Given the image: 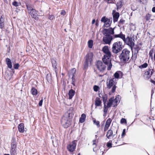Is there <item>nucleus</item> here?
<instances>
[{
  "instance_id": "f257e3e1",
  "label": "nucleus",
  "mask_w": 155,
  "mask_h": 155,
  "mask_svg": "<svg viewBox=\"0 0 155 155\" xmlns=\"http://www.w3.org/2000/svg\"><path fill=\"white\" fill-rule=\"evenodd\" d=\"M74 114V109L71 107L64 114L62 118L61 123L65 128H67L71 125V119Z\"/></svg>"
},
{
  "instance_id": "f03ea898",
  "label": "nucleus",
  "mask_w": 155,
  "mask_h": 155,
  "mask_svg": "<svg viewBox=\"0 0 155 155\" xmlns=\"http://www.w3.org/2000/svg\"><path fill=\"white\" fill-rule=\"evenodd\" d=\"M102 51L105 54L102 60L107 64H110L111 62L110 57L111 55V52L109 51V47L107 46H104L102 48Z\"/></svg>"
},
{
  "instance_id": "7ed1b4c3",
  "label": "nucleus",
  "mask_w": 155,
  "mask_h": 155,
  "mask_svg": "<svg viewBox=\"0 0 155 155\" xmlns=\"http://www.w3.org/2000/svg\"><path fill=\"white\" fill-rule=\"evenodd\" d=\"M130 51L127 48L123 49L119 56L121 62L125 63L128 61L130 58Z\"/></svg>"
},
{
  "instance_id": "20e7f679",
  "label": "nucleus",
  "mask_w": 155,
  "mask_h": 155,
  "mask_svg": "<svg viewBox=\"0 0 155 155\" xmlns=\"http://www.w3.org/2000/svg\"><path fill=\"white\" fill-rule=\"evenodd\" d=\"M96 65L99 71L101 72H103L105 70L107 66L108 70H110L112 66V64L111 62L110 64H107L104 62H103L101 61H97L96 62Z\"/></svg>"
},
{
  "instance_id": "39448f33",
  "label": "nucleus",
  "mask_w": 155,
  "mask_h": 155,
  "mask_svg": "<svg viewBox=\"0 0 155 155\" xmlns=\"http://www.w3.org/2000/svg\"><path fill=\"white\" fill-rule=\"evenodd\" d=\"M117 84V80L115 78L107 79V87L108 89L111 88V92L112 93H114L117 87L116 86Z\"/></svg>"
},
{
  "instance_id": "423d86ee",
  "label": "nucleus",
  "mask_w": 155,
  "mask_h": 155,
  "mask_svg": "<svg viewBox=\"0 0 155 155\" xmlns=\"http://www.w3.org/2000/svg\"><path fill=\"white\" fill-rule=\"evenodd\" d=\"M123 48V44L120 41L114 43L112 48V51L114 54H117L121 51Z\"/></svg>"
},
{
  "instance_id": "0eeeda50",
  "label": "nucleus",
  "mask_w": 155,
  "mask_h": 155,
  "mask_svg": "<svg viewBox=\"0 0 155 155\" xmlns=\"http://www.w3.org/2000/svg\"><path fill=\"white\" fill-rule=\"evenodd\" d=\"M26 6L28 11V13L31 15L32 18H33L36 20H38V14L36 11L32 8L29 5L26 4Z\"/></svg>"
},
{
  "instance_id": "6e6552de",
  "label": "nucleus",
  "mask_w": 155,
  "mask_h": 155,
  "mask_svg": "<svg viewBox=\"0 0 155 155\" xmlns=\"http://www.w3.org/2000/svg\"><path fill=\"white\" fill-rule=\"evenodd\" d=\"M93 57V54L90 52L88 53L85 57V61L84 64V68L87 69L89 64L91 63Z\"/></svg>"
},
{
  "instance_id": "1a4fd4ad",
  "label": "nucleus",
  "mask_w": 155,
  "mask_h": 155,
  "mask_svg": "<svg viewBox=\"0 0 155 155\" xmlns=\"http://www.w3.org/2000/svg\"><path fill=\"white\" fill-rule=\"evenodd\" d=\"M119 95H118L117 96L116 98L114 99V97L110 98L109 101V102L107 104V108H109L113 106V107H115L117 106L118 100H119Z\"/></svg>"
},
{
  "instance_id": "9d476101",
  "label": "nucleus",
  "mask_w": 155,
  "mask_h": 155,
  "mask_svg": "<svg viewBox=\"0 0 155 155\" xmlns=\"http://www.w3.org/2000/svg\"><path fill=\"white\" fill-rule=\"evenodd\" d=\"M112 18H108L105 16L103 17L101 19V21L104 22V24L103 27H108L110 26L112 23Z\"/></svg>"
},
{
  "instance_id": "9b49d317",
  "label": "nucleus",
  "mask_w": 155,
  "mask_h": 155,
  "mask_svg": "<svg viewBox=\"0 0 155 155\" xmlns=\"http://www.w3.org/2000/svg\"><path fill=\"white\" fill-rule=\"evenodd\" d=\"M114 29L111 28H104L102 31V33L104 36L111 35L114 34Z\"/></svg>"
},
{
  "instance_id": "f8f14e48",
  "label": "nucleus",
  "mask_w": 155,
  "mask_h": 155,
  "mask_svg": "<svg viewBox=\"0 0 155 155\" xmlns=\"http://www.w3.org/2000/svg\"><path fill=\"white\" fill-rule=\"evenodd\" d=\"M77 141L74 140L67 146L68 150L70 152H73L75 149Z\"/></svg>"
},
{
  "instance_id": "ddd939ff",
  "label": "nucleus",
  "mask_w": 155,
  "mask_h": 155,
  "mask_svg": "<svg viewBox=\"0 0 155 155\" xmlns=\"http://www.w3.org/2000/svg\"><path fill=\"white\" fill-rule=\"evenodd\" d=\"M125 41L124 42L126 43L127 45H129L132 49V48L134 46V39L132 38L127 37L125 39Z\"/></svg>"
},
{
  "instance_id": "4468645a",
  "label": "nucleus",
  "mask_w": 155,
  "mask_h": 155,
  "mask_svg": "<svg viewBox=\"0 0 155 155\" xmlns=\"http://www.w3.org/2000/svg\"><path fill=\"white\" fill-rule=\"evenodd\" d=\"M112 39L113 37L111 35L104 36L103 41L105 44H110Z\"/></svg>"
},
{
  "instance_id": "2eb2a0df",
  "label": "nucleus",
  "mask_w": 155,
  "mask_h": 155,
  "mask_svg": "<svg viewBox=\"0 0 155 155\" xmlns=\"http://www.w3.org/2000/svg\"><path fill=\"white\" fill-rule=\"evenodd\" d=\"M112 14L113 16V21L114 23L117 21L120 16L119 13L116 12L115 10H113Z\"/></svg>"
},
{
  "instance_id": "dca6fc26",
  "label": "nucleus",
  "mask_w": 155,
  "mask_h": 155,
  "mask_svg": "<svg viewBox=\"0 0 155 155\" xmlns=\"http://www.w3.org/2000/svg\"><path fill=\"white\" fill-rule=\"evenodd\" d=\"M113 130L110 129L107 132L106 136L108 139H110L112 136H113V137H114V136L115 134L113 135Z\"/></svg>"
},
{
  "instance_id": "f3484780",
  "label": "nucleus",
  "mask_w": 155,
  "mask_h": 155,
  "mask_svg": "<svg viewBox=\"0 0 155 155\" xmlns=\"http://www.w3.org/2000/svg\"><path fill=\"white\" fill-rule=\"evenodd\" d=\"M18 131L21 133H23L24 131V127L23 123L20 124L18 126Z\"/></svg>"
},
{
  "instance_id": "a211bd4d",
  "label": "nucleus",
  "mask_w": 155,
  "mask_h": 155,
  "mask_svg": "<svg viewBox=\"0 0 155 155\" xmlns=\"http://www.w3.org/2000/svg\"><path fill=\"white\" fill-rule=\"evenodd\" d=\"M153 70L152 69L150 70L149 69L147 71L145 72L144 74L146 75L147 78H149L153 74Z\"/></svg>"
},
{
  "instance_id": "6ab92c4d",
  "label": "nucleus",
  "mask_w": 155,
  "mask_h": 155,
  "mask_svg": "<svg viewBox=\"0 0 155 155\" xmlns=\"http://www.w3.org/2000/svg\"><path fill=\"white\" fill-rule=\"evenodd\" d=\"M102 95L100 94H99V96L100 97H101ZM102 97L103 99V102L104 104H105L107 99V94H105L102 96Z\"/></svg>"
},
{
  "instance_id": "aec40b11",
  "label": "nucleus",
  "mask_w": 155,
  "mask_h": 155,
  "mask_svg": "<svg viewBox=\"0 0 155 155\" xmlns=\"http://www.w3.org/2000/svg\"><path fill=\"white\" fill-rule=\"evenodd\" d=\"M75 94V91L73 89H71L69 92L68 95L69 96V99H71L72 98L73 96Z\"/></svg>"
},
{
  "instance_id": "412c9836",
  "label": "nucleus",
  "mask_w": 155,
  "mask_h": 155,
  "mask_svg": "<svg viewBox=\"0 0 155 155\" xmlns=\"http://www.w3.org/2000/svg\"><path fill=\"white\" fill-rule=\"evenodd\" d=\"M76 73V70L75 68H73L70 71L69 73V77H74V75Z\"/></svg>"
},
{
  "instance_id": "4be33fe9",
  "label": "nucleus",
  "mask_w": 155,
  "mask_h": 155,
  "mask_svg": "<svg viewBox=\"0 0 155 155\" xmlns=\"http://www.w3.org/2000/svg\"><path fill=\"white\" fill-rule=\"evenodd\" d=\"M6 64L8 65V67L9 68H11L12 67V63L10 59L9 58H7L6 59Z\"/></svg>"
},
{
  "instance_id": "5701e85b",
  "label": "nucleus",
  "mask_w": 155,
  "mask_h": 155,
  "mask_svg": "<svg viewBox=\"0 0 155 155\" xmlns=\"http://www.w3.org/2000/svg\"><path fill=\"white\" fill-rule=\"evenodd\" d=\"M101 104V101L99 98H97L95 100V105L96 106H99Z\"/></svg>"
},
{
  "instance_id": "b1692460",
  "label": "nucleus",
  "mask_w": 155,
  "mask_h": 155,
  "mask_svg": "<svg viewBox=\"0 0 155 155\" xmlns=\"http://www.w3.org/2000/svg\"><path fill=\"white\" fill-rule=\"evenodd\" d=\"M86 115L83 114L81 115V117L80 118L79 121L81 123H83L85 120Z\"/></svg>"
},
{
  "instance_id": "393cba45",
  "label": "nucleus",
  "mask_w": 155,
  "mask_h": 155,
  "mask_svg": "<svg viewBox=\"0 0 155 155\" xmlns=\"http://www.w3.org/2000/svg\"><path fill=\"white\" fill-rule=\"evenodd\" d=\"M31 92L32 94L34 95H36L38 94L37 89L34 87L32 88Z\"/></svg>"
},
{
  "instance_id": "a878e982",
  "label": "nucleus",
  "mask_w": 155,
  "mask_h": 155,
  "mask_svg": "<svg viewBox=\"0 0 155 155\" xmlns=\"http://www.w3.org/2000/svg\"><path fill=\"white\" fill-rule=\"evenodd\" d=\"M94 124L96 125L97 127H100V122L98 121H97L95 119L93 120Z\"/></svg>"
},
{
  "instance_id": "bb28decb",
  "label": "nucleus",
  "mask_w": 155,
  "mask_h": 155,
  "mask_svg": "<svg viewBox=\"0 0 155 155\" xmlns=\"http://www.w3.org/2000/svg\"><path fill=\"white\" fill-rule=\"evenodd\" d=\"M51 62L53 67L54 68H56L57 63L56 61L54 59H52L51 60Z\"/></svg>"
},
{
  "instance_id": "cd10ccee",
  "label": "nucleus",
  "mask_w": 155,
  "mask_h": 155,
  "mask_svg": "<svg viewBox=\"0 0 155 155\" xmlns=\"http://www.w3.org/2000/svg\"><path fill=\"white\" fill-rule=\"evenodd\" d=\"M122 6V2L121 1H120L117 3V9L121 8Z\"/></svg>"
},
{
  "instance_id": "c85d7f7f",
  "label": "nucleus",
  "mask_w": 155,
  "mask_h": 155,
  "mask_svg": "<svg viewBox=\"0 0 155 155\" xmlns=\"http://www.w3.org/2000/svg\"><path fill=\"white\" fill-rule=\"evenodd\" d=\"M88 47L90 48H91L93 46V41L92 40H90L88 42Z\"/></svg>"
},
{
  "instance_id": "c756f323",
  "label": "nucleus",
  "mask_w": 155,
  "mask_h": 155,
  "mask_svg": "<svg viewBox=\"0 0 155 155\" xmlns=\"http://www.w3.org/2000/svg\"><path fill=\"white\" fill-rule=\"evenodd\" d=\"M112 121V120L110 118H108L107 120L105 125L109 126H110L111 122Z\"/></svg>"
},
{
  "instance_id": "7c9ffc66",
  "label": "nucleus",
  "mask_w": 155,
  "mask_h": 155,
  "mask_svg": "<svg viewBox=\"0 0 155 155\" xmlns=\"http://www.w3.org/2000/svg\"><path fill=\"white\" fill-rule=\"evenodd\" d=\"M120 38L122 39L124 42L125 41V35L123 34L122 32H120Z\"/></svg>"
},
{
  "instance_id": "2f4dec72",
  "label": "nucleus",
  "mask_w": 155,
  "mask_h": 155,
  "mask_svg": "<svg viewBox=\"0 0 155 155\" xmlns=\"http://www.w3.org/2000/svg\"><path fill=\"white\" fill-rule=\"evenodd\" d=\"M148 66V64L147 63H145L139 66V67L140 68H146Z\"/></svg>"
},
{
  "instance_id": "473e14b6",
  "label": "nucleus",
  "mask_w": 155,
  "mask_h": 155,
  "mask_svg": "<svg viewBox=\"0 0 155 155\" xmlns=\"http://www.w3.org/2000/svg\"><path fill=\"white\" fill-rule=\"evenodd\" d=\"M151 17V15L148 13L146 15L145 17V18L147 21H148L150 19Z\"/></svg>"
},
{
  "instance_id": "72a5a7b5",
  "label": "nucleus",
  "mask_w": 155,
  "mask_h": 155,
  "mask_svg": "<svg viewBox=\"0 0 155 155\" xmlns=\"http://www.w3.org/2000/svg\"><path fill=\"white\" fill-rule=\"evenodd\" d=\"M16 147V145L15 144H12L11 145V150L12 152H14Z\"/></svg>"
},
{
  "instance_id": "f704fd0d",
  "label": "nucleus",
  "mask_w": 155,
  "mask_h": 155,
  "mask_svg": "<svg viewBox=\"0 0 155 155\" xmlns=\"http://www.w3.org/2000/svg\"><path fill=\"white\" fill-rule=\"evenodd\" d=\"M114 78H115L117 80V79H118L119 77V74L118 72H116L114 74Z\"/></svg>"
},
{
  "instance_id": "c9c22d12",
  "label": "nucleus",
  "mask_w": 155,
  "mask_h": 155,
  "mask_svg": "<svg viewBox=\"0 0 155 155\" xmlns=\"http://www.w3.org/2000/svg\"><path fill=\"white\" fill-rule=\"evenodd\" d=\"M99 89V86L97 85H94L93 87L94 90L95 92H97Z\"/></svg>"
},
{
  "instance_id": "e433bc0d",
  "label": "nucleus",
  "mask_w": 155,
  "mask_h": 155,
  "mask_svg": "<svg viewBox=\"0 0 155 155\" xmlns=\"http://www.w3.org/2000/svg\"><path fill=\"white\" fill-rule=\"evenodd\" d=\"M125 21V20H124L123 19H121L120 20L119 22V24L121 25L124 23Z\"/></svg>"
},
{
  "instance_id": "4c0bfd02",
  "label": "nucleus",
  "mask_w": 155,
  "mask_h": 155,
  "mask_svg": "<svg viewBox=\"0 0 155 155\" xmlns=\"http://www.w3.org/2000/svg\"><path fill=\"white\" fill-rule=\"evenodd\" d=\"M107 108L105 104H104V114H106L107 112Z\"/></svg>"
},
{
  "instance_id": "58836bf2",
  "label": "nucleus",
  "mask_w": 155,
  "mask_h": 155,
  "mask_svg": "<svg viewBox=\"0 0 155 155\" xmlns=\"http://www.w3.org/2000/svg\"><path fill=\"white\" fill-rule=\"evenodd\" d=\"M12 4L13 5L17 7L19 6V3L18 2L15 1L12 3Z\"/></svg>"
},
{
  "instance_id": "ea45409f",
  "label": "nucleus",
  "mask_w": 155,
  "mask_h": 155,
  "mask_svg": "<svg viewBox=\"0 0 155 155\" xmlns=\"http://www.w3.org/2000/svg\"><path fill=\"white\" fill-rule=\"evenodd\" d=\"M72 82L71 84H73L74 86H75V79L74 77H72Z\"/></svg>"
},
{
  "instance_id": "a19ab883",
  "label": "nucleus",
  "mask_w": 155,
  "mask_h": 155,
  "mask_svg": "<svg viewBox=\"0 0 155 155\" xmlns=\"http://www.w3.org/2000/svg\"><path fill=\"white\" fill-rule=\"evenodd\" d=\"M120 122L121 124L126 123V120L125 119L122 118L121 119Z\"/></svg>"
},
{
  "instance_id": "79ce46f5",
  "label": "nucleus",
  "mask_w": 155,
  "mask_h": 155,
  "mask_svg": "<svg viewBox=\"0 0 155 155\" xmlns=\"http://www.w3.org/2000/svg\"><path fill=\"white\" fill-rule=\"evenodd\" d=\"M134 49L137 50V53L138 52V51L140 50V48L138 46L136 45L135 47H134Z\"/></svg>"
},
{
  "instance_id": "37998d69",
  "label": "nucleus",
  "mask_w": 155,
  "mask_h": 155,
  "mask_svg": "<svg viewBox=\"0 0 155 155\" xmlns=\"http://www.w3.org/2000/svg\"><path fill=\"white\" fill-rule=\"evenodd\" d=\"M48 18L50 20H53L54 18V15H49Z\"/></svg>"
},
{
  "instance_id": "c03bdc74",
  "label": "nucleus",
  "mask_w": 155,
  "mask_h": 155,
  "mask_svg": "<svg viewBox=\"0 0 155 155\" xmlns=\"http://www.w3.org/2000/svg\"><path fill=\"white\" fill-rule=\"evenodd\" d=\"M14 67L15 69H18L19 67V65L18 63L14 65Z\"/></svg>"
},
{
  "instance_id": "a18cd8bd",
  "label": "nucleus",
  "mask_w": 155,
  "mask_h": 155,
  "mask_svg": "<svg viewBox=\"0 0 155 155\" xmlns=\"http://www.w3.org/2000/svg\"><path fill=\"white\" fill-rule=\"evenodd\" d=\"M110 141L107 143V146L108 147L110 148L112 147V143L110 142Z\"/></svg>"
},
{
  "instance_id": "49530a36",
  "label": "nucleus",
  "mask_w": 155,
  "mask_h": 155,
  "mask_svg": "<svg viewBox=\"0 0 155 155\" xmlns=\"http://www.w3.org/2000/svg\"><path fill=\"white\" fill-rule=\"evenodd\" d=\"M125 133H126V129H124L123 130V132L122 133V134L121 135V136H122V137H123L124 136H125Z\"/></svg>"
},
{
  "instance_id": "de8ad7c7",
  "label": "nucleus",
  "mask_w": 155,
  "mask_h": 155,
  "mask_svg": "<svg viewBox=\"0 0 155 155\" xmlns=\"http://www.w3.org/2000/svg\"><path fill=\"white\" fill-rule=\"evenodd\" d=\"M109 127V126L105 125L104 129V131L105 132L106 131H107Z\"/></svg>"
},
{
  "instance_id": "09e8293b",
  "label": "nucleus",
  "mask_w": 155,
  "mask_h": 155,
  "mask_svg": "<svg viewBox=\"0 0 155 155\" xmlns=\"http://www.w3.org/2000/svg\"><path fill=\"white\" fill-rule=\"evenodd\" d=\"M43 99H41L40 101H39L38 104L39 106H42V103L43 102Z\"/></svg>"
},
{
  "instance_id": "8fccbe9b",
  "label": "nucleus",
  "mask_w": 155,
  "mask_h": 155,
  "mask_svg": "<svg viewBox=\"0 0 155 155\" xmlns=\"http://www.w3.org/2000/svg\"><path fill=\"white\" fill-rule=\"evenodd\" d=\"M66 14V12L64 10H62L61 12V14L62 15H64Z\"/></svg>"
},
{
  "instance_id": "3c124183",
  "label": "nucleus",
  "mask_w": 155,
  "mask_h": 155,
  "mask_svg": "<svg viewBox=\"0 0 155 155\" xmlns=\"http://www.w3.org/2000/svg\"><path fill=\"white\" fill-rule=\"evenodd\" d=\"M93 145H95V146L97 145V141L96 140H93Z\"/></svg>"
},
{
  "instance_id": "603ef678",
  "label": "nucleus",
  "mask_w": 155,
  "mask_h": 155,
  "mask_svg": "<svg viewBox=\"0 0 155 155\" xmlns=\"http://www.w3.org/2000/svg\"><path fill=\"white\" fill-rule=\"evenodd\" d=\"M120 34H118V35H114V37L115 38H120Z\"/></svg>"
},
{
  "instance_id": "864d4df0",
  "label": "nucleus",
  "mask_w": 155,
  "mask_h": 155,
  "mask_svg": "<svg viewBox=\"0 0 155 155\" xmlns=\"http://www.w3.org/2000/svg\"><path fill=\"white\" fill-rule=\"evenodd\" d=\"M4 26V23H0V28L2 29Z\"/></svg>"
},
{
  "instance_id": "5fc2aeb1",
  "label": "nucleus",
  "mask_w": 155,
  "mask_h": 155,
  "mask_svg": "<svg viewBox=\"0 0 155 155\" xmlns=\"http://www.w3.org/2000/svg\"><path fill=\"white\" fill-rule=\"evenodd\" d=\"M152 11L153 12H155V7H153L152 9Z\"/></svg>"
},
{
  "instance_id": "6e6d98bb",
  "label": "nucleus",
  "mask_w": 155,
  "mask_h": 155,
  "mask_svg": "<svg viewBox=\"0 0 155 155\" xmlns=\"http://www.w3.org/2000/svg\"><path fill=\"white\" fill-rule=\"evenodd\" d=\"M95 19H94L92 21V24H94L95 23Z\"/></svg>"
},
{
  "instance_id": "4d7b16f0",
  "label": "nucleus",
  "mask_w": 155,
  "mask_h": 155,
  "mask_svg": "<svg viewBox=\"0 0 155 155\" xmlns=\"http://www.w3.org/2000/svg\"><path fill=\"white\" fill-rule=\"evenodd\" d=\"M4 21L3 20H0V23H4Z\"/></svg>"
},
{
  "instance_id": "13d9d810",
  "label": "nucleus",
  "mask_w": 155,
  "mask_h": 155,
  "mask_svg": "<svg viewBox=\"0 0 155 155\" xmlns=\"http://www.w3.org/2000/svg\"><path fill=\"white\" fill-rule=\"evenodd\" d=\"M4 20V19L3 17H2V16H1V18H0V20Z\"/></svg>"
},
{
  "instance_id": "bf43d9fd",
  "label": "nucleus",
  "mask_w": 155,
  "mask_h": 155,
  "mask_svg": "<svg viewBox=\"0 0 155 155\" xmlns=\"http://www.w3.org/2000/svg\"><path fill=\"white\" fill-rule=\"evenodd\" d=\"M113 143H115V144H114V145H115V146H116V144H117V142H114H114H113Z\"/></svg>"
},
{
  "instance_id": "052dcab7",
  "label": "nucleus",
  "mask_w": 155,
  "mask_h": 155,
  "mask_svg": "<svg viewBox=\"0 0 155 155\" xmlns=\"http://www.w3.org/2000/svg\"><path fill=\"white\" fill-rule=\"evenodd\" d=\"M151 82L152 83H153V84H155V81H151Z\"/></svg>"
},
{
  "instance_id": "680f3d73",
  "label": "nucleus",
  "mask_w": 155,
  "mask_h": 155,
  "mask_svg": "<svg viewBox=\"0 0 155 155\" xmlns=\"http://www.w3.org/2000/svg\"><path fill=\"white\" fill-rule=\"evenodd\" d=\"M96 25H97V26L98 25V23H97V22H96Z\"/></svg>"
},
{
  "instance_id": "e2e57ef3",
  "label": "nucleus",
  "mask_w": 155,
  "mask_h": 155,
  "mask_svg": "<svg viewBox=\"0 0 155 155\" xmlns=\"http://www.w3.org/2000/svg\"><path fill=\"white\" fill-rule=\"evenodd\" d=\"M95 138H97V135H95Z\"/></svg>"
},
{
  "instance_id": "0e129e2a",
  "label": "nucleus",
  "mask_w": 155,
  "mask_h": 155,
  "mask_svg": "<svg viewBox=\"0 0 155 155\" xmlns=\"http://www.w3.org/2000/svg\"><path fill=\"white\" fill-rule=\"evenodd\" d=\"M4 155H10L8 154H4Z\"/></svg>"
},
{
  "instance_id": "69168bd1",
  "label": "nucleus",
  "mask_w": 155,
  "mask_h": 155,
  "mask_svg": "<svg viewBox=\"0 0 155 155\" xmlns=\"http://www.w3.org/2000/svg\"><path fill=\"white\" fill-rule=\"evenodd\" d=\"M103 125H104V124H102V125H101V127H103Z\"/></svg>"
},
{
  "instance_id": "338daca9",
  "label": "nucleus",
  "mask_w": 155,
  "mask_h": 155,
  "mask_svg": "<svg viewBox=\"0 0 155 155\" xmlns=\"http://www.w3.org/2000/svg\"><path fill=\"white\" fill-rule=\"evenodd\" d=\"M99 76H100V77H102V76H103V75H99Z\"/></svg>"
},
{
  "instance_id": "774afa93",
  "label": "nucleus",
  "mask_w": 155,
  "mask_h": 155,
  "mask_svg": "<svg viewBox=\"0 0 155 155\" xmlns=\"http://www.w3.org/2000/svg\"><path fill=\"white\" fill-rule=\"evenodd\" d=\"M134 55H135V56H136H136H137V54H134Z\"/></svg>"
}]
</instances>
